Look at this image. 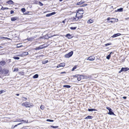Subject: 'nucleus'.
Returning a JSON list of instances; mask_svg holds the SVG:
<instances>
[{
    "instance_id": "1",
    "label": "nucleus",
    "mask_w": 129,
    "mask_h": 129,
    "mask_svg": "<svg viewBox=\"0 0 129 129\" xmlns=\"http://www.w3.org/2000/svg\"><path fill=\"white\" fill-rule=\"evenodd\" d=\"M76 16H77L79 19L82 18L83 16V15L84 13V10L83 8L79 9L76 11Z\"/></svg>"
},
{
    "instance_id": "2",
    "label": "nucleus",
    "mask_w": 129,
    "mask_h": 129,
    "mask_svg": "<svg viewBox=\"0 0 129 129\" xmlns=\"http://www.w3.org/2000/svg\"><path fill=\"white\" fill-rule=\"evenodd\" d=\"M1 74H3L4 76H9L10 75L9 70L7 69H4L2 70Z\"/></svg>"
},
{
    "instance_id": "3",
    "label": "nucleus",
    "mask_w": 129,
    "mask_h": 129,
    "mask_svg": "<svg viewBox=\"0 0 129 129\" xmlns=\"http://www.w3.org/2000/svg\"><path fill=\"white\" fill-rule=\"evenodd\" d=\"M22 105L26 108L30 107L33 106V104L32 103L30 104L29 102H26L22 103Z\"/></svg>"
},
{
    "instance_id": "4",
    "label": "nucleus",
    "mask_w": 129,
    "mask_h": 129,
    "mask_svg": "<svg viewBox=\"0 0 129 129\" xmlns=\"http://www.w3.org/2000/svg\"><path fill=\"white\" fill-rule=\"evenodd\" d=\"M73 53V51H71L65 55V57L66 58H69L72 56Z\"/></svg>"
},
{
    "instance_id": "5",
    "label": "nucleus",
    "mask_w": 129,
    "mask_h": 129,
    "mask_svg": "<svg viewBox=\"0 0 129 129\" xmlns=\"http://www.w3.org/2000/svg\"><path fill=\"white\" fill-rule=\"evenodd\" d=\"M106 108L109 110V112L108 113V114L110 115L114 114V113L112 112V110L110 108L107 107H106Z\"/></svg>"
},
{
    "instance_id": "6",
    "label": "nucleus",
    "mask_w": 129,
    "mask_h": 129,
    "mask_svg": "<svg viewBox=\"0 0 129 129\" xmlns=\"http://www.w3.org/2000/svg\"><path fill=\"white\" fill-rule=\"evenodd\" d=\"M71 19L73 21H77L79 19L76 16V15L75 16L72 17Z\"/></svg>"
},
{
    "instance_id": "7",
    "label": "nucleus",
    "mask_w": 129,
    "mask_h": 129,
    "mask_svg": "<svg viewBox=\"0 0 129 129\" xmlns=\"http://www.w3.org/2000/svg\"><path fill=\"white\" fill-rule=\"evenodd\" d=\"M95 57L93 56H91L88 58L87 59V60H90V61H93L95 59Z\"/></svg>"
},
{
    "instance_id": "8",
    "label": "nucleus",
    "mask_w": 129,
    "mask_h": 129,
    "mask_svg": "<svg viewBox=\"0 0 129 129\" xmlns=\"http://www.w3.org/2000/svg\"><path fill=\"white\" fill-rule=\"evenodd\" d=\"M6 62L5 61L2 60L0 61V66H3L6 64Z\"/></svg>"
},
{
    "instance_id": "9",
    "label": "nucleus",
    "mask_w": 129,
    "mask_h": 129,
    "mask_svg": "<svg viewBox=\"0 0 129 129\" xmlns=\"http://www.w3.org/2000/svg\"><path fill=\"white\" fill-rule=\"evenodd\" d=\"M44 45H41L39 47H37L35 49L36 50H40V49H42L43 48H45L46 47V46L43 47L42 46Z\"/></svg>"
},
{
    "instance_id": "10",
    "label": "nucleus",
    "mask_w": 129,
    "mask_h": 129,
    "mask_svg": "<svg viewBox=\"0 0 129 129\" xmlns=\"http://www.w3.org/2000/svg\"><path fill=\"white\" fill-rule=\"evenodd\" d=\"M56 14V12H54L52 13L48 14L46 15V17H49L52 15H54Z\"/></svg>"
},
{
    "instance_id": "11",
    "label": "nucleus",
    "mask_w": 129,
    "mask_h": 129,
    "mask_svg": "<svg viewBox=\"0 0 129 129\" xmlns=\"http://www.w3.org/2000/svg\"><path fill=\"white\" fill-rule=\"evenodd\" d=\"M121 69L122 71L126 72L129 70V68L127 67L126 68H122Z\"/></svg>"
},
{
    "instance_id": "12",
    "label": "nucleus",
    "mask_w": 129,
    "mask_h": 129,
    "mask_svg": "<svg viewBox=\"0 0 129 129\" xmlns=\"http://www.w3.org/2000/svg\"><path fill=\"white\" fill-rule=\"evenodd\" d=\"M121 35V34L119 33H118L117 34H114L112 36V37L113 38H115V37H117Z\"/></svg>"
},
{
    "instance_id": "13",
    "label": "nucleus",
    "mask_w": 129,
    "mask_h": 129,
    "mask_svg": "<svg viewBox=\"0 0 129 129\" xmlns=\"http://www.w3.org/2000/svg\"><path fill=\"white\" fill-rule=\"evenodd\" d=\"M7 3L9 5H13L14 4V2L12 0H9L8 1Z\"/></svg>"
},
{
    "instance_id": "14",
    "label": "nucleus",
    "mask_w": 129,
    "mask_h": 129,
    "mask_svg": "<svg viewBox=\"0 0 129 129\" xmlns=\"http://www.w3.org/2000/svg\"><path fill=\"white\" fill-rule=\"evenodd\" d=\"M66 37H68V39H71L73 37V36H72V35L69 34H67L66 35Z\"/></svg>"
},
{
    "instance_id": "15",
    "label": "nucleus",
    "mask_w": 129,
    "mask_h": 129,
    "mask_svg": "<svg viewBox=\"0 0 129 129\" xmlns=\"http://www.w3.org/2000/svg\"><path fill=\"white\" fill-rule=\"evenodd\" d=\"M93 20L91 19H90L87 21V23L88 24H90L92 23L93 22Z\"/></svg>"
},
{
    "instance_id": "16",
    "label": "nucleus",
    "mask_w": 129,
    "mask_h": 129,
    "mask_svg": "<svg viewBox=\"0 0 129 129\" xmlns=\"http://www.w3.org/2000/svg\"><path fill=\"white\" fill-rule=\"evenodd\" d=\"M28 54V53L27 52H23L22 53L21 55H22L21 56H24Z\"/></svg>"
},
{
    "instance_id": "17",
    "label": "nucleus",
    "mask_w": 129,
    "mask_h": 129,
    "mask_svg": "<svg viewBox=\"0 0 129 129\" xmlns=\"http://www.w3.org/2000/svg\"><path fill=\"white\" fill-rule=\"evenodd\" d=\"M22 123H19L15 125L14 126L13 125H12L11 126V128L12 129H14L15 127H17L18 125H19L20 124H21Z\"/></svg>"
},
{
    "instance_id": "18",
    "label": "nucleus",
    "mask_w": 129,
    "mask_h": 129,
    "mask_svg": "<svg viewBox=\"0 0 129 129\" xmlns=\"http://www.w3.org/2000/svg\"><path fill=\"white\" fill-rule=\"evenodd\" d=\"M34 39V38L33 37L27 38V40L28 41H31Z\"/></svg>"
},
{
    "instance_id": "19",
    "label": "nucleus",
    "mask_w": 129,
    "mask_h": 129,
    "mask_svg": "<svg viewBox=\"0 0 129 129\" xmlns=\"http://www.w3.org/2000/svg\"><path fill=\"white\" fill-rule=\"evenodd\" d=\"M18 18L17 17H14L12 18H11V20L12 21H15L18 19Z\"/></svg>"
},
{
    "instance_id": "20",
    "label": "nucleus",
    "mask_w": 129,
    "mask_h": 129,
    "mask_svg": "<svg viewBox=\"0 0 129 129\" xmlns=\"http://www.w3.org/2000/svg\"><path fill=\"white\" fill-rule=\"evenodd\" d=\"M77 78L78 81H80L81 79V75H78V76L77 77Z\"/></svg>"
},
{
    "instance_id": "21",
    "label": "nucleus",
    "mask_w": 129,
    "mask_h": 129,
    "mask_svg": "<svg viewBox=\"0 0 129 129\" xmlns=\"http://www.w3.org/2000/svg\"><path fill=\"white\" fill-rule=\"evenodd\" d=\"M60 67H64L65 65V63H60Z\"/></svg>"
},
{
    "instance_id": "22",
    "label": "nucleus",
    "mask_w": 129,
    "mask_h": 129,
    "mask_svg": "<svg viewBox=\"0 0 129 129\" xmlns=\"http://www.w3.org/2000/svg\"><path fill=\"white\" fill-rule=\"evenodd\" d=\"M82 4V1L81 0L80 2H77L76 4V5H79Z\"/></svg>"
},
{
    "instance_id": "23",
    "label": "nucleus",
    "mask_w": 129,
    "mask_h": 129,
    "mask_svg": "<svg viewBox=\"0 0 129 129\" xmlns=\"http://www.w3.org/2000/svg\"><path fill=\"white\" fill-rule=\"evenodd\" d=\"M92 117L91 116H89L86 117L85 119H91L92 118Z\"/></svg>"
},
{
    "instance_id": "24",
    "label": "nucleus",
    "mask_w": 129,
    "mask_h": 129,
    "mask_svg": "<svg viewBox=\"0 0 129 129\" xmlns=\"http://www.w3.org/2000/svg\"><path fill=\"white\" fill-rule=\"evenodd\" d=\"M88 110L89 111H96L97 110L96 109H88Z\"/></svg>"
},
{
    "instance_id": "25",
    "label": "nucleus",
    "mask_w": 129,
    "mask_h": 129,
    "mask_svg": "<svg viewBox=\"0 0 129 129\" xmlns=\"http://www.w3.org/2000/svg\"><path fill=\"white\" fill-rule=\"evenodd\" d=\"M63 87H66L67 88H70L71 87V86L68 85H63Z\"/></svg>"
},
{
    "instance_id": "26",
    "label": "nucleus",
    "mask_w": 129,
    "mask_h": 129,
    "mask_svg": "<svg viewBox=\"0 0 129 129\" xmlns=\"http://www.w3.org/2000/svg\"><path fill=\"white\" fill-rule=\"evenodd\" d=\"M38 77V75L37 74H36L33 76V77L34 78H37Z\"/></svg>"
},
{
    "instance_id": "27",
    "label": "nucleus",
    "mask_w": 129,
    "mask_h": 129,
    "mask_svg": "<svg viewBox=\"0 0 129 129\" xmlns=\"http://www.w3.org/2000/svg\"><path fill=\"white\" fill-rule=\"evenodd\" d=\"M78 75H73L72 76L73 79H75V78H77V77Z\"/></svg>"
},
{
    "instance_id": "28",
    "label": "nucleus",
    "mask_w": 129,
    "mask_h": 129,
    "mask_svg": "<svg viewBox=\"0 0 129 129\" xmlns=\"http://www.w3.org/2000/svg\"><path fill=\"white\" fill-rule=\"evenodd\" d=\"M123 9L122 8H120L117 9V11L119 12H122L123 11Z\"/></svg>"
},
{
    "instance_id": "29",
    "label": "nucleus",
    "mask_w": 129,
    "mask_h": 129,
    "mask_svg": "<svg viewBox=\"0 0 129 129\" xmlns=\"http://www.w3.org/2000/svg\"><path fill=\"white\" fill-rule=\"evenodd\" d=\"M77 67V66H75L72 70V71H74L75 69H76Z\"/></svg>"
},
{
    "instance_id": "30",
    "label": "nucleus",
    "mask_w": 129,
    "mask_h": 129,
    "mask_svg": "<svg viewBox=\"0 0 129 129\" xmlns=\"http://www.w3.org/2000/svg\"><path fill=\"white\" fill-rule=\"evenodd\" d=\"M111 44H112L111 43H109L105 44V46H107L108 45H110Z\"/></svg>"
},
{
    "instance_id": "31",
    "label": "nucleus",
    "mask_w": 129,
    "mask_h": 129,
    "mask_svg": "<svg viewBox=\"0 0 129 129\" xmlns=\"http://www.w3.org/2000/svg\"><path fill=\"white\" fill-rule=\"evenodd\" d=\"M21 11L23 13H24L25 11V9L24 8H22L21 9Z\"/></svg>"
},
{
    "instance_id": "32",
    "label": "nucleus",
    "mask_w": 129,
    "mask_h": 129,
    "mask_svg": "<svg viewBox=\"0 0 129 129\" xmlns=\"http://www.w3.org/2000/svg\"><path fill=\"white\" fill-rule=\"evenodd\" d=\"M13 58L16 59H19V58L17 56H14L13 57Z\"/></svg>"
},
{
    "instance_id": "33",
    "label": "nucleus",
    "mask_w": 129,
    "mask_h": 129,
    "mask_svg": "<svg viewBox=\"0 0 129 129\" xmlns=\"http://www.w3.org/2000/svg\"><path fill=\"white\" fill-rule=\"evenodd\" d=\"M18 68H14L13 71H18Z\"/></svg>"
},
{
    "instance_id": "34",
    "label": "nucleus",
    "mask_w": 129,
    "mask_h": 129,
    "mask_svg": "<svg viewBox=\"0 0 129 129\" xmlns=\"http://www.w3.org/2000/svg\"><path fill=\"white\" fill-rule=\"evenodd\" d=\"M51 127L53 128H58V126H54L52 125H51Z\"/></svg>"
},
{
    "instance_id": "35",
    "label": "nucleus",
    "mask_w": 129,
    "mask_h": 129,
    "mask_svg": "<svg viewBox=\"0 0 129 129\" xmlns=\"http://www.w3.org/2000/svg\"><path fill=\"white\" fill-rule=\"evenodd\" d=\"M110 57L111 55L110 54H109L107 56L106 58L108 59H109L110 58Z\"/></svg>"
},
{
    "instance_id": "36",
    "label": "nucleus",
    "mask_w": 129,
    "mask_h": 129,
    "mask_svg": "<svg viewBox=\"0 0 129 129\" xmlns=\"http://www.w3.org/2000/svg\"><path fill=\"white\" fill-rule=\"evenodd\" d=\"M76 28H77V27H70V28L71 29H72V30L75 29H76Z\"/></svg>"
},
{
    "instance_id": "37",
    "label": "nucleus",
    "mask_w": 129,
    "mask_h": 129,
    "mask_svg": "<svg viewBox=\"0 0 129 129\" xmlns=\"http://www.w3.org/2000/svg\"><path fill=\"white\" fill-rule=\"evenodd\" d=\"M48 62V60H46L44 61H42V63L43 64H45V63H46Z\"/></svg>"
},
{
    "instance_id": "38",
    "label": "nucleus",
    "mask_w": 129,
    "mask_h": 129,
    "mask_svg": "<svg viewBox=\"0 0 129 129\" xmlns=\"http://www.w3.org/2000/svg\"><path fill=\"white\" fill-rule=\"evenodd\" d=\"M47 121H49L51 122H53V120H50L49 119H47L46 120Z\"/></svg>"
},
{
    "instance_id": "39",
    "label": "nucleus",
    "mask_w": 129,
    "mask_h": 129,
    "mask_svg": "<svg viewBox=\"0 0 129 129\" xmlns=\"http://www.w3.org/2000/svg\"><path fill=\"white\" fill-rule=\"evenodd\" d=\"M40 6H42L43 5V4L40 2H39V4Z\"/></svg>"
},
{
    "instance_id": "40",
    "label": "nucleus",
    "mask_w": 129,
    "mask_h": 129,
    "mask_svg": "<svg viewBox=\"0 0 129 129\" xmlns=\"http://www.w3.org/2000/svg\"><path fill=\"white\" fill-rule=\"evenodd\" d=\"M40 108L42 110L44 109V106L43 105H41L40 107Z\"/></svg>"
},
{
    "instance_id": "41",
    "label": "nucleus",
    "mask_w": 129,
    "mask_h": 129,
    "mask_svg": "<svg viewBox=\"0 0 129 129\" xmlns=\"http://www.w3.org/2000/svg\"><path fill=\"white\" fill-rule=\"evenodd\" d=\"M5 91L3 90H1L0 91V94H2L3 93L5 92Z\"/></svg>"
},
{
    "instance_id": "42",
    "label": "nucleus",
    "mask_w": 129,
    "mask_h": 129,
    "mask_svg": "<svg viewBox=\"0 0 129 129\" xmlns=\"http://www.w3.org/2000/svg\"><path fill=\"white\" fill-rule=\"evenodd\" d=\"M111 19H114L115 20V21L116 22H117L118 21V19L115 18H111Z\"/></svg>"
},
{
    "instance_id": "43",
    "label": "nucleus",
    "mask_w": 129,
    "mask_h": 129,
    "mask_svg": "<svg viewBox=\"0 0 129 129\" xmlns=\"http://www.w3.org/2000/svg\"><path fill=\"white\" fill-rule=\"evenodd\" d=\"M22 129H27L26 126H24L22 128Z\"/></svg>"
},
{
    "instance_id": "44",
    "label": "nucleus",
    "mask_w": 129,
    "mask_h": 129,
    "mask_svg": "<svg viewBox=\"0 0 129 129\" xmlns=\"http://www.w3.org/2000/svg\"><path fill=\"white\" fill-rule=\"evenodd\" d=\"M88 5L87 4H83L82 6H81V7H84L85 6H87Z\"/></svg>"
},
{
    "instance_id": "45",
    "label": "nucleus",
    "mask_w": 129,
    "mask_h": 129,
    "mask_svg": "<svg viewBox=\"0 0 129 129\" xmlns=\"http://www.w3.org/2000/svg\"><path fill=\"white\" fill-rule=\"evenodd\" d=\"M35 4H39V2L38 1H35L34 2Z\"/></svg>"
},
{
    "instance_id": "46",
    "label": "nucleus",
    "mask_w": 129,
    "mask_h": 129,
    "mask_svg": "<svg viewBox=\"0 0 129 129\" xmlns=\"http://www.w3.org/2000/svg\"><path fill=\"white\" fill-rule=\"evenodd\" d=\"M2 67L1 66H0V73H1V71H2Z\"/></svg>"
},
{
    "instance_id": "47",
    "label": "nucleus",
    "mask_w": 129,
    "mask_h": 129,
    "mask_svg": "<svg viewBox=\"0 0 129 129\" xmlns=\"http://www.w3.org/2000/svg\"><path fill=\"white\" fill-rule=\"evenodd\" d=\"M14 12V11L13 10H11L10 12V13L11 14L13 13Z\"/></svg>"
},
{
    "instance_id": "48",
    "label": "nucleus",
    "mask_w": 129,
    "mask_h": 129,
    "mask_svg": "<svg viewBox=\"0 0 129 129\" xmlns=\"http://www.w3.org/2000/svg\"><path fill=\"white\" fill-rule=\"evenodd\" d=\"M66 73V72H61L60 73V74H65Z\"/></svg>"
},
{
    "instance_id": "49",
    "label": "nucleus",
    "mask_w": 129,
    "mask_h": 129,
    "mask_svg": "<svg viewBox=\"0 0 129 129\" xmlns=\"http://www.w3.org/2000/svg\"><path fill=\"white\" fill-rule=\"evenodd\" d=\"M122 72H123V71H122V69H121V70L119 71L118 73H121Z\"/></svg>"
},
{
    "instance_id": "50",
    "label": "nucleus",
    "mask_w": 129,
    "mask_h": 129,
    "mask_svg": "<svg viewBox=\"0 0 129 129\" xmlns=\"http://www.w3.org/2000/svg\"><path fill=\"white\" fill-rule=\"evenodd\" d=\"M60 67V64H59L56 67V68H59V67Z\"/></svg>"
},
{
    "instance_id": "51",
    "label": "nucleus",
    "mask_w": 129,
    "mask_h": 129,
    "mask_svg": "<svg viewBox=\"0 0 129 129\" xmlns=\"http://www.w3.org/2000/svg\"><path fill=\"white\" fill-rule=\"evenodd\" d=\"M6 37H1L0 38L1 39H6Z\"/></svg>"
},
{
    "instance_id": "52",
    "label": "nucleus",
    "mask_w": 129,
    "mask_h": 129,
    "mask_svg": "<svg viewBox=\"0 0 129 129\" xmlns=\"http://www.w3.org/2000/svg\"><path fill=\"white\" fill-rule=\"evenodd\" d=\"M110 19H111V18H110V17H108V18L107 19V20L108 21V20H109Z\"/></svg>"
},
{
    "instance_id": "53",
    "label": "nucleus",
    "mask_w": 129,
    "mask_h": 129,
    "mask_svg": "<svg viewBox=\"0 0 129 129\" xmlns=\"http://www.w3.org/2000/svg\"><path fill=\"white\" fill-rule=\"evenodd\" d=\"M122 98L124 99H126L127 97L126 96H123V97Z\"/></svg>"
},
{
    "instance_id": "54",
    "label": "nucleus",
    "mask_w": 129,
    "mask_h": 129,
    "mask_svg": "<svg viewBox=\"0 0 129 129\" xmlns=\"http://www.w3.org/2000/svg\"><path fill=\"white\" fill-rule=\"evenodd\" d=\"M23 98H24V99L25 100H27V99L26 98H25V97H23Z\"/></svg>"
},
{
    "instance_id": "55",
    "label": "nucleus",
    "mask_w": 129,
    "mask_h": 129,
    "mask_svg": "<svg viewBox=\"0 0 129 129\" xmlns=\"http://www.w3.org/2000/svg\"><path fill=\"white\" fill-rule=\"evenodd\" d=\"M6 39H8V40H10L11 39L10 38H7L6 37Z\"/></svg>"
},
{
    "instance_id": "56",
    "label": "nucleus",
    "mask_w": 129,
    "mask_h": 129,
    "mask_svg": "<svg viewBox=\"0 0 129 129\" xmlns=\"http://www.w3.org/2000/svg\"><path fill=\"white\" fill-rule=\"evenodd\" d=\"M111 22V23H113V21H110L109 22Z\"/></svg>"
},
{
    "instance_id": "57",
    "label": "nucleus",
    "mask_w": 129,
    "mask_h": 129,
    "mask_svg": "<svg viewBox=\"0 0 129 129\" xmlns=\"http://www.w3.org/2000/svg\"><path fill=\"white\" fill-rule=\"evenodd\" d=\"M16 95H17V96H18L19 95V94H16Z\"/></svg>"
},
{
    "instance_id": "58",
    "label": "nucleus",
    "mask_w": 129,
    "mask_h": 129,
    "mask_svg": "<svg viewBox=\"0 0 129 129\" xmlns=\"http://www.w3.org/2000/svg\"><path fill=\"white\" fill-rule=\"evenodd\" d=\"M85 3V1H82V4H83V3Z\"/></svg>"
},
{
    "instance_id": "59",
    "label": "nucleus",
    "mask_w": 129,
    "mask_h": 129,
    "mask_svg": "<svg viewBox=\"0 0 129 129\" xmlns=\"http://www.w3.org/2000/svg\"><path fill=\"white\" fill-rule=\"evenodd\" d=\"M8 9V8H4V9Z\"/></svg>"
},
{
    "instance_id": "60",
    "label": "nucleus",
    "mask_w": 129,
    "mask_h": 129,
    "mask_svg": "<svg viewBox=\"0 0 129 129\" xmlns=\"http://www.w3.org/2000/svg\"><path fill=\"white\" fill-rule=\"evenodd\" d=\"M113 53L112 52H111L110 53V54H110V55H111V53Z\"/></svg>"
},
{
    "instance_id": "61",
    "label": "nucleus",
    "mask_w": 129,
    "mask_h": 129,
    "mask_svg": "<svg viewBox=\"0 0 129 129\" xmlns=\"http://www.w3.org/2000/svg\"><path fill=\"white\" fill-rule=\"evenodd\" d=\"M21 121H24V122H25V121H24V120H21Z\"/></svg>"
},
{
    "instance_id": "62",
    "label": "nucleus",
    "mask_w": 129,
    "mask_h": 129,
    "mask_svg": "<svg viewBox=\"0 0 129 129\" xmlns=\"http://www.w3.org/2000/svg\"><path fill=\"white\" fill-rule=\"evenodd\" d=\"M63 1V0H59L60 2H61Z\"/></svg>"
},
{
    "instance_id": "63",
    "label": "nucleus",
    "mask_w": 129,
    "mask_h": 129,
    "mask_svg": "<svg viewBox=\"0 0 129 129\" xmlns=\"http://www.w3.org/2000/svg\"><path fill=\"white\" fill-rule=\"evenodd\" d=\"M20 46H17V47H20Z\"/></svg>"
},
{
    "instance_id": "64",
    "label": "nucleus",
    "mask_w": 129,
    "mask_h": 129,
    "mask_svg": "<svg viewBox=\"0 0 129 129\" xmlns=\"http://www.w3.org/2000/svg\"><path fill=\"white\" fill-rule=\"evenodd\" d=\"M20 46H17V47H20Z\"/></svg>"
}]
</instances>
